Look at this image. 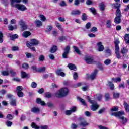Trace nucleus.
<instances>
[{"label": "nucleus", "instance_id": "f257e3e1", "mask_svg": "<svg viewBox=\"0 0 129 129\" xmlns=\"http://www.w3.org/2000/svg\"><path fill=\"white\" fill-rule=\"evenodd\" d=\"M69 93V89L67 88H62L59 91H57L55 93V96L56 97H64V96H66L68 95Z\"/></svg>", "mask_w": 129, "mask_h": 129}, {"label": "nucleus", "instance_id": "f03ea898", "mask_svg": "<svg viewBox=\"0 0 129 129\" xmlns=\"http://www.w3.org/2000/svg\"><path fill=\"white\" fill-rule=\"evenodd\" d=\"M119 43H120L119 39H116L115 40V51L116 57L118 59H120V58H121L120 54H119Z\"/></svg>", "mask_w": 129, "mask_h": 129}, {"label": "nucleus", "instance_id": "7ed1b4c3", "mask_svg": "<svg viewBox=\"0 0 129 129\" xmlns=\"http://www.w3.org/2000/svg\"><path fill=\"white\" fill-rule=\"evenodd\" d=\"M87 99L89 102H90L91 104H92L91 106V110H92V111H95L97 110V109H98V107H99V105L97 104V102L94 100H90V97L89 96L87 97Z\"/></svg>", "mask_w": 129, "mask_h": 129}, {"label": "nucleus", "instance_id": "20e7f679", "mask_svg": "<svg viewBox=\"0 0 129 129\" xmlns=\"http://www.w3.org/2000/svg\"><path fill=\"white\" fill-rule=\"evenodd\" d=\"M120 4L116 3L114 4V8L116 9V16L118 17H121V11H120Z\"/></svg>", "mask_w": 129, "mask_h": 129}, {"label": "nucleus", "instance_id": "39448f33", "mask_svg": "<svg viewBox=\"0 0 129 129\" xmlns=\"http://www.w3.org/2000/svg\"><path fill=\"white\" fill-rule=\"evenodd\" d=\"M39 45V41L37 39H31V42L27 41L26 42L27 47H31V46H37Z\"/></svg>", "mask_w": 129, "mask_h": 129}, {"label": "nucleus", "instance_id": "423d86ee", "mask_svg": "<svg viewBox=\"0 0 129 129\" xmlns=\"http://www.w3.org/2000/svg\"><path fill=\"white\" fill-rule=\"evenodd\" d=\"M70 52V46H67L64 49L63 53H62V58L64 59H67L68 58V55L69 54V53Z\"/></svg>", "mask_w": 129, "mask_h": 129}, {"label": "nucleus", "instance_id": "0eeeda50", "mask_svg": "<svg viewBox=\"0 0 129 129\" xmlns=\"http://www.w3.org/2000/svg\"><path fill=\"white\" fill-rule=\"evenodd\" d=\"M79 121H81L79 124L80 126H88L89 125V123H88L86 120H84V118L82 117H80L78 118Z\"/></svg>", "mask_w": 129, "mask_h": 129}, {"label": "nucleus", "instance_id": "6e6552de", "mask_svg": "<svg viewBox=\"0 0 129 129\" xmlns=\"http://www.w3.org/2000/svg\"><path fill=\"white\" fill-rule=\"evenodd\" d=\"M15 8H16V9H18L19 11H22V12H24V11H26L27 10V7L23 4H16L15 5Z\"/></svg>", "mask_w": 129, "mask_h": 129}, {"label": "nucleus", "instance_id": "1a4fd4ad", "mask_svg": "<svg viewBox=\"0 0 129 129\" xmlns=\"http://www.w3.org/2000/svg\"><path fill=\"white\" fill-rule=\"evenodd\" d=\"M125 113L124 111H118L113 113L114 116H116V117H119V118H121L122 115H124Z\"/></svg>", "mask_w": 129, "mask_h": 129}, {"label": "nucleus", "instance_id": "9d476101", "mask_svg": "<svg viewBox=\"0 0 129 129\" xmlns=\"http://www.w3.org/2000/svg\"><path fill=\"white\" fill-rule=\"evenodd\" d=\"M97 72H98V71L97 70H95L88 77L89 79H91V80L95 79L97 75Z\"/></svg>", "mask_w": 129, "mask_h": 129}, {"label": "nucleus", "instance_id": "9b49d317", "mask_svg": "<svg viewBox=\"0 0 129 129\" xmlns=\"http://www.w3.org/2000/svg\"><path fill=\"white\" fill-rule=\"evenodd\" d=\"M84 60L87 64H91L92 62H93V60H94L93 56L85 57L84 58Z\"/></svg>", "mask_w": 129, "mask_h": 129}, {"label": "nucleus", "instance_id": "f8f14e48", "mask_svg": "<svg viewBox=\"0 0 129 129\" xmlns=\"http://www.w3.org/2000/svg\"><path fill=\"white\" fill-rule=\"evenodd\" d=\"M76 111V107H73L70 110H67L65 111V114L66 115H71L72 112H75Z\"/></svg>", "mask_w": 129, "mask_h": 129}, {"label": "nucleus", "instance_id": "ddd939ff", "mask_svg": "<svg viewBox=\"0 0 129 129\" xmlns=\"http://www.w3.org/2000/svg\"><path fill=\"white\" fill-rule=\"evenodd\" d=\"M97 46L98 47V51L99 52H103L104 50V46L102 45V42H98L97 43Z\"/></svg>", "mask_w": 129, "mask_h": 129}, {"label": "nucleus", "instance_id": "4468645a", "mask_svg": "<svg viewBox=\"0 0 129 129\" xmlns=\"http://www.w3.org/2000/svg\"><path fill=\"white\" fill-rule=\"evenodd\" d=\"M8 37L10 38L11 41H14L15 39H18V38H19V35H18V34L13 35L12 33H9Z\"/></svg>", "mask_w": 129, "mask_h": 129}, {"label": "nucleus", "instance_id": "2eb2a0df", "mask_svg": "<svg viewBox=\"0 0 129 129\" xmlns=\"http://www.w3.org/2000/svg\"><path fill=\"white\" fill-rule=\"evenodd\" d=\"M56 74L57 75H59L60 76H62V77H65V73L63 72V70L62 69H58L56 71Z\"/></svg>", "mask_w": 129, "mask_h": 129}, {"label": "nucleus", "instance_id": "dca6fc26", "mask_svg": "<svg viewBox=\"0 0 129 129\" xmlns=\"http://www.w3.org/2000/svg\"><path fill=\"white\" fill-rule=\"evenodd\" d=\"M31 112H33V113H39L41 111L40 108L38 107H33L31 109Z\"/></svg>", "mask_w": 129, "mask_h": 129}, {"label": "nucleus", "instance_id": "f3484780", "mask_svg": "<svg viewBox=\"0 0 129 129\" xmlns=\"http://www.w3.org/2000/svg\"><path fill=\"white\" fill-rule=\"evenodd\" d=\"M121 16H116L115 18L114 22L115 24H120V22H121Z\"/></svg>", "mask_w": 129, "mask_h": 129}, {"label": "nucleus", "instance_id": "a211bd4d", "mask_svg": "<svg viewBox=\"0 0 129 129\" xmlns=\"http://www.w3.org/2000/svg\"><path fill=\"white\" fill-rule=\"evenodd\" d=\"M36 103L38 104H41V105H45L46 104L44 101H42V100L40 98H38L36 99Z\"/></svg>", "mask_w": 129, "mask_h": 129}, {"label": "nucleus", "instance_id": "6ab92c4d", "mask_svg": "<svg viewBox=\"0 0 129 129\" xmlns=\"http://www.w3.org/2000/svg\"><path fill=\"white\" fill-rule=\"evenodd\" d=\"M34 23L36 25V26L37 28H39V27H41V26H42L43 23H42V22L40 20H36L34 21Z\"/></svg>", "mask_w": 129, "mask_h": 129}, {"label": "nucleus", "instance_id": "aec40b11", "mask_svg": "<svg viewBox=\"0 0 129 129\" xmlns=\"http://www.w3.org/2000/svg\"><path fill=\"white\" fill-rule=\"evenodd\" d=\"M106 57H109L111 55V51L109 48H106L105 50Z\"/></svg>", "mask_w": 129, "mask_h": 129}, {"label": "nucleus", "instance_id": "412c9836", "mask_svg": "<svg viewBox=\"0 0 129 129\" xmlns=\"http://www.w3.org/2000/svg\"><path fill=\"white\" fill-rule=\"evenodd\" d=\"M68 67L70 70H76V66L72 63H69L68 64Z\"/></svg>", "mask_w": 129, "mask_h": 129}, {"label": "nucleus", "instance_id": "4be33fe9", "mask_svg": "<svg viewBox=\"0 0 129 129\" xmlns=\"http://www.w3.org/2000/svg\"><path fill=\"white\" fill-rule=\"evenodd\" d=\"M22 36L24 38H28L29 36H31V32H30L29 31H24L22 33Z\"/></svg>", "mask_w": 129, "mask_h": 129}, {"label": "nucleus", "instance_id": "5701e85b", "mask_svg": "<svg viewBox=\"0 0 129 129\" xmlns=\"http://www.w3.org/2000/svg\"><path fill=\"white\" fill-rule=\"evenodd\" d=\"M77 99L78 100L80 101V102H81L82 103V104L83 105H84V106H86L87 105L86 104V102H85V100H84V99L78 97H77Z\"/></svg>", "mask_w": 129, "mask_h": 129}, {"label": "nucleus", "instance_id": "b1692460", "mask_svg": "<svg viewBox=\"0 0 129 129\" xmlns=\"http://www.w3.org/2000/svg\"><path fill=\"white\" fill-rule=\"evenodd\" d=\"M123 106L125 109L126 112H129V104L127 103L126 102H124Z\"/></svg>", "mask_w": 129, "mask_h": 129}, {"label": "nucleus", "instance_id": "393cba45", "mask_svg": "<svg viewBox=\"0 0 129 129\" xmlns=\"http://www.w3.org/2000/svg\"><path fill=\"white\" fill-rule=\"evenodd\" d=\"M22 2V0H10L11 5L12 7H15V3H17L18 4H19V3H21Z\"/></svg>", "mask_w": 129, "mask_h": 129}, {"label": "nucleus", "instance_id": "a878e982", "mask_svg": "<svg viewBox=\"0 0 129 129\" xmlns=\"http://www.w3.org/2000/svg\"><path fill=\"white\" fill-rule=\"evenodd\" d=\"M73 48L74 50H75V52H76V53H77V54H78V55H81V52H80V50H79L78 47H77L75 46H73Z\"/></svg>", "mask_w": 129, "mask_h": 129}, {"label": "nucleus", "instance_id": "bb28decb", "mask_svg": "<svg viewBox=\"0 0 129 129\" xmlns=\"http://www.w3.org/2000/svg\"><path fill=\"white\" fill-rule=\"evenodd\" d=\"M57 51V46H53L50 49L49 52L50 53H55Z\"/></svg>", "mask_w": 129, "mask_h": 129}, {"label": "nucleus", "instance_id": "cd10ccee", "mask_svg": "<svg viewBox=\"0 0 129 129\" xmlns=\"http://www.w3.org/2000/svg\"><path fill=\"white\" fill-rule=\"evenodd\" d=\"M80 14H81V12H80V10H73L72 13H71V15H80Z\"/></svg>", "mask_w": 129, "mask_h": 129}, {"label": "nucleus", "instance_id": "c85d7f7f", "mask_svg": "<svg viewBox=\"0 0 129 129\" xmlns=\"http://www.w3.org/2000/svg\"><path fill=\"white\" fill-rule=\"evenodd\" d=\"M99 8L101 11H104V9H105V5L104 4V2H102L100 4Z\"/></svg>", "mask_w": 129, "mask_h": 129}, {"label": "nucleus", "instance_id": "c756f323", "mask_svg": "<svg viewBox=\"0 0 129 129\" xmlns=\"http://www.w3.org/2000/svg\"><path fill=\"white\" fill-rule=\"evenodd\" d=\"M107 86L110 89H111V90H113V83L112 82H108Z\"/></svg>", "mask_w": 129, "mask_h": 129}, {"label": "nucleus", "instance_id": "7c9ffc66", "mask_svg": "<svg viewBox=\"0 0 129 129\" xmlns=\"http://www.w3.org/2000/svg\"><path fill=\"white\" fill-rule=\"evenodd\" d=\"M31 127H32V128H35V129L40 128V127H39V126L37 125V124H36L35 123V122H34L31 123Z\"/></svg>", "mask_w": 129, "mask_h": 129}, {"label": "nucleus", "instance_id": "2f4dec72", "mask_svg": "<svg viewBox=\"0 0 129 129\" xmlns=\"http://www.w3.org/2000/svg\"><path fill=\"white\" fill-rule=\"evenodd\" d=\"M45 97H47V98H51L52 97V94L49 92H46L44 94Z\"/></svg>", "mask_w": 129, "mask_h": 129}, {"label": "nucleus", "instance_id": "473e14b6", "mask_svg": "<svg viewBox=\"0 0 129 129\" xmlns=\"http://www.w3.org/2000/svg\"><path fill=\"white\" fill-rule=\"evenodd\" d=\"M120 119L122 120V123H123V124H124L127 122V119L124 117V116H122L121 118H120Z\"/></svg>", "mask_w": 129, "mask_h": 129}, {"label": "nucleus", "instance_id": "72a5a7b5", "mask_svg": "<svg viewBox=\"0 0 129 129\" xmlns=\"http://www.w3.org/2000/svg\"><path fill=\"white\" fill-rule=\"evenodd\" d=\"M6 118L8 120H12L14 118V115L9 114L6 116Z\"/></svg>", "mask_w": 129, "mask_h": 129}, {"label": "nucleus", "instance_id": "f704fd0d", "mask_svg": "<svg viewBox=\"0 0 129 129\" xmlns=\"http://www.w3.org/2000/svg\"><path fill=\"white\" fill-rule=\"evenodd\" d=\"M16 93L18 97H23L24 96V93L22 91L16 92Z\"/></svg>", "mask_w": 129, "mask_h": 129}, {"label": "nucleus", "instance_id": "c9c22d12", "mask_svg": "<svg viewBox=\"0 0 129 129\" xmlns=\"http://www.w3.org/2000/svg\"><path fill=\"white\" fill-rule=\"evenodd\" d=\"M111 63V60L109 59H107L104 61L105 65H110Z\"/></svg>", "mask_w": 129, "mask_h": 129}, {"label": "nucleus", "instance_id": "e433bc0d", "mask_svg": "<svg viewBox=\"0 0 129 129\" xmlns=\"http://www.w3.org/2000/svg\"><path fill=\"white\" fill-rule=\"evenodd\" d=\"M127 52H128V49H127V48H126L125 47H123L121 49L122 54H126V53H127Z\"/></svg>", "mask_w": 129, "mask_h": 129}, {"label": "nucleus", "instance_id": "4c0bfd02", "mask_svg": "<svg viewBox=\"0 0 129 129\" xmlns=\"http://www.w3.org/2000/svg\"><path fill=\"white\" fill-rule=\"evenodd\" d=\"M1 3L4 5L5 7H7L9 5V2L7 0H1Z\"/></svg>", "mask_w": 129, "mask_h": 129}, {"label": "nucleus", "instance_id": "58836bf2", "mask_svg": "<svg viewBox=\"0 0 129 129\" xmlns=\"http://www.w3.org/2000/svg\"><path fill=\"white\" fill-rule=\"evenodd\" d=\"M14 29H17V26L16 25H15L14 26V27L12 25H10L8 26V30L9 31H13V30H14Z\"/></svg>", "mask_w": 129, "mask_h": 129}, {"label": "nucleus", "instance_id": "ea45409f", "mask_svg": "<svg viewBox=\"0 0 129 129\" xmlns=\"http://www.w3.org/2000/svg\"><path fill=\"white\" fill-rule=\"evenodd\" d=\"M31 69L33 71L35 72H38L39 70V69H38V68H37V66H31Z\"/></svg>", "mask_w": 129, "mask_h": 129}, {"label": "nucleus", "instance_id": "a19ab883", "mask_svg": "<svg viewBox=\"0 0 129 129\" xmlns=\"http://www.w3.org/2000/svg\"><path fill=\"white\" fill-rule=\"evenodd\" d=\"M25 55H26V58H28V59H30V58H32V57H34V55H33L32 53H30L29 52H26Z\"/></svg>", "mask_w": 129, "mask_h": 129}, {"label": "nucleus", "instance_id": "79ce46f5", "mask_svg": "<svg viewBox=\"0 0 129 129\" xmlns=\"http://www.w3.org/2000/svg\"><path fill=\"white\" fill-rule=\"evenodd\" d=\"M11 105L12 106H16V104H17V102L15 99H12L10 102Z\"/></svg>", "mask_w": 129, "mask_h": 129}, {"label": "nucleus", "instance_id": "37998d69", "mask_svg": "<svg viewBox=\"0 0 129 129\" xmlns=\"http://www.w3.org/2000/svg\"><path fill=\"white\" fill-rule=\"evenodd\" d=\"M77 127H78V125L73 123H72L71 125V128L72 129H77Z\"/></svg>", "mask_w": 129, "mask_h": 129}, {"label": "nucleus", "instance_id": "c03bdc74", "mask_svg": "<svg viewBox=\"0 0 129 129\" xmlns=\"http://www.w3.org/2000/svg\"><path fill=\"white\" fill-rule=\"evenodd\" d=\"M125 41L126 44L129 45V34H126L125 35Z\"/></svg>", "mask_w": 129, "mask_h": 129}, {"label": "nucleus", "instance_id": "a18cd8bd", "mask_svg": "<svg viewBox=\"0 0 129 129\" xmlns=\"http://www.w3.org/2000/svg\"><path fill=\"white\" fill-rule=\"evenodd\" d=\"M89 10L93 15H95L96 14V10H95V8H90Z\"/></svg>", "mask_w": 129, "mask_h": 129}, {"label": "nucleus", "instance_id": "49530a36", "mask_svg": "<svg viewBox=\"0 0 129 129\" xmlns=\"http://www.w3.org/2000/svg\"><path fill=\"white\" fill-rule=\"evenodd\" d=\"M58 40H59L60 42H64V41H66V37L65 36H60L58 38Z\"/></svg>", "mask_w": 129, "mask_h": 129}, {"label": "nucleus", "instance_id": "de8ad7c7", "mask_svg": "<svg viewBox=\"0 0 129 129\" xmlns=\"http://www.w3.org/2000/svg\"><path fill=\"white\" fill-rule=\"evenodd\" d=\"M46 71V67H41L38 69V72H45Z\"/></svg>", "mask_w": 129, "mask_h": 129}, {"label": "nucleus", "instance_id": "09e8293b", "mask_svg": "<svg viewBox=\"0 0 129 129\" xmlns=\"http://www.w3.org/2000/svg\"><path fill=\"white\" fill-rule=\"evenodd\" d=\"M27 76H28V74H27L26 72L23 71L21 72V77L22 78H26Z\"/></svg>", "mask_w": 129, "mask_h": 129}, {"label": "nucleus", "instance_id": "8fccbe9b", "mask_svg": "<svg viewBox=\"0 0 129 129\" xmlns=\"http://www.w3.org/2000/svg\"><path fill=\"white\" fill-rule=\"evenodd\" d=\"M6 124L8 127H11L12 126V124H13V122L10 121H7L6 122Z\"/></svg>", "mask_w": 129, "mask_h": 129}, {"label": "nucleus", "instance_id": "3c124183", "mask_svg": "<svg viewBox=\"0 0 129 129\" xmlns=\"http://www.w3.org/2000/svg\"><path fill=\"white\" fill-rule=\"evenodd\" d=\"M38 60L40 61L41 62H43L44 60H45V57L43 55H41L38 57Z\"/></svg>", "mask_w": 129, "mask_h": 129}, {"label": "nucleus", "instance_id": "603ef678", "mask_svg": "<svg viewBox=\"0 0 129 129\" xmlns=\"http://www.w3.org/2000/svg\"><path fill=\"white\" fill-rule=\"evenodd\" d=\"M39 18L41 21H42L43 22H45V21H46V17L43 15H40L39 16Z\"/></svg>", "mask_w": 129, "mask_h": 129}, {"label": "nucleus", "instance_id": "864d4df0", "mask_svg": "<svg viewBox=\"0 0 129 129\" xmlns=\"http://www.w3.org/2000/svg\"><path fill=\"white\" fill-rule=\"evenodd\" d=\"M38 84L36 83V82H33L31 84V87L32 88H36Z\"/></svg>", "mask_w": 129, "mask_h": 129}, {"label": "nucleus", "instance_id": "5fc2aeb1", "mask_svg": "<svg viewBox=\"0 0 129 129\" xmlns=\"http://www.w3.org/2000/svg\"><path fill=\"white\" fill-rule=\"evenodd\" d=\"M73 78L74 80H77L78 79V74L76 72H74L73 74Z\"/></svg>", "mask_w": 129, "mask_h": 129}, {"label": "nucleus", "instance_id": "6e6d98bb", "mask_svg": "<svg viewBox=\"0 0 129 129\" xmlns=\"http://www.w3.org/2000/svg\"><path fill=\"white\" fill-rule=\"evenodd\" d=\"M59 6H60V7H66L67 5L66 4V2H65V1H62L59 3Z\"/></svg>", "mask_w": 129, "mask_h": 129}, {"label": "nucleus", "instance_id": "4d7b16f0", "mask_svg": "<svg viewBox=\"0 0 129 129\" xmlns=\"http://www.w3.org/2000/svg\"><path fill=\"white\" fill-rule=\"evenodd\" d=\"M121 81V78L120 77H118L114 79V82H120Z\"/></svg>", "mask_w": 129, "mask_h": 129}, {"label": "nucleus", "instance_id": "13d9d810", "mask_svg": "<svg viewBox=\"0 0 129 129\" xmlns=\"http://www.w3.org/2000/svg\"><path fill=\"white\" fill-rule=\"evenodd\" d=\"M22 90H23V87L18 86L16 87V92H18V91H22Z\"/></svg>", "mask_w": 129, "mask_h": 129}, {"label": "nucleus", "instance_id": "bf43d9fd", "mask_svg": "<svg viewBox=\"0 0 129 129\" xmlns=\"http://www.w3.org/2000/svg\"><path fill=\"white\" fill-rule=\"evenodd\" d=\"M82 20L83 21H86V20H87V17L86 16V14L85 13H83V15L82 16Z\"/></svg>", "mask_w": 129, "mask_h": 129}, {"label": "nucleus", "instance_id": "052dcab7", "mask_svg": "<svg viewBox=\"0 0 129 129\" xmlns=\"http://www.w3.org/2000/svg\"><path fill=\"white\" fill-rule=\"evenodd\" d=\"M90 31L92 33H96V32H97V28L93 27L92 29H91Z\"/></svg>", "mask_w": 129, "mask_h": 129}, {"label": "nucleus", "instance_id": "680f3d73", "mask_svg": "<svg viewBox=\"0 0 129 129\" xmlns=\"http://www.w3.org/2000/svg\"><path fill=\"white\" fill-rule=\"evenodd\" d=\"M113 97L115 99L119 98V93H114Z\"/></svg>", "mask_w": 129, "mask_h": 129}, {"label": "nucleus", "instance_id": "e2e57ef3", "mask_svg": "<svg viewBox=\"0 0 129 129\" xmlns=\"http://www.w3.org/2000/svg\"><path fill=\"white\" fill-rule=\"evenodd\" d=\"M2 75H3V76H8V75H9V72L8 71H3L1 72Z\"/></svg>", "mask_w": 129, "mask_h": 129}, {"label": "nucleus", "instance_id": "0e129e2a", "mask_svg": "<svg viewBox=\"0 0 129 129\" xmlns=\"http://www.w3.org/2000/svg\"><path fill=\"white\" fill-rule=\"evenodd\" d=\"M52 29H53V27H52V26H48L47 28H46V33H48V32L52 31Z\"/></svg>", "mask_w": 129, "mask_h": 129}, {"label": "nucleus", "instance_id": "69168bd1", "mask_svg": "<svg viewBox=\"0 0 129 129\" xmlns=\"http://www.w3.org/2000/svg\"><path fill=\"white\" fill-rule=\"evenodd\" d=\"M23 68H24V69H28L29 68V64L27 63H24L22 65Z\"/></svg>", "mask_w": 129, "mask_h": 129}, {"label": "nucleus", "instance_id": "338daca9", "mask_svg": "<svg viewBox=\"0 0 129 129\" xmlns=\"http://www.w3.org/2000/svg\"><path fill=\"white\" fill-rule=\"evenodd\" d=\"M98 128H99V129H109V128H107V127L104 126L103 125H98Z\"/></svg>", "mask_w": 129, "mask_h": 129}, {"label": "nucleus", "instance_id": "774afa93", "mask_svg": "<svg viewBox=\"0 0 129 129\" xmlns=\"http://www.w3.org/2000/svg\"><path fill=\"white\" fill-rule=\"evenodd\" d=\"M41 129H48L49 128V126L47 125H44L40 126Z\"/></svg>", "mask_w": 129, "mask_h": 129}]
</instances>
